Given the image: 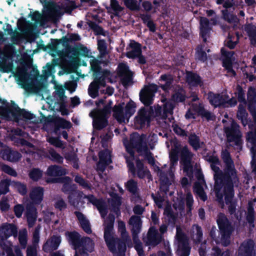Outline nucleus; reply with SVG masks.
Wrapping results in <instances>:
<instances>
[{
  "instance_id": "1",
  "label": "nucleus",
  "mask_w": 256,
  "mask_h": 256,
  "mask_svg": "<svg viewBox=\"0 0 256 256\" xmlns=\"http://www.w3.org/2000/svg\"><path fill=\"white\" fill-rule=\"evenodd\" d=\"M222 158L225 164L224 172H222L217 164H210L212 170L214 172V178L222 179L223 178L228 182V186L234 183L236 180H238L237 172L235 168L234 162L230 153L227 150L222 151Z\"/></svg>"
},
{
  "instance_id": "2",
  "label": "nucleus",
  "mask_w": 256,
  "mask_h": 256,
  "mask_svg": "<svg viewBox=\"0 0 256 256\" xmlns=\"http://www.w3.org/2000/svg\"><path fill=\"white\" fill-rule=\"evenodd\" d=\"M118 230L120 232L121 238L114 237L112 232L114 241H107L106 243L113 256H126V244L131 242V239L126 232L124 222L120 220L118 222Z\"/></svg>"
},
{
  "instance_id": "3",
  "label": "nucleus",
  "mask_w": 256,
  "mask_h": 256,
  "mask_svg": "<svg viewBox=\"0 0 256 256\" xmlns=\"http://www.w3.org/2000/svg\"><path fill=\"white\" fill-rule=\"evenodd\" d=\"M171 151L179 153L180 152V163L182 166V170L189 178H192L194 174L193 166L192 160L194 154L190 150L187 146L181 148L180 144L176 141L173 143Z\"/></svg>"
},
{
  "instance_id": "4",
  "label": "nucleus",
  "mask_w": 256,
  "mask_h": 256,
  "mask_svg": "<svg viewBox=\"0 0 256 256\" xmlns=\"http://www.w3.org/2000/svg\"><path fill=\"white\" fill-rule=\"evenodd\" d=\"M10 114L15 122H18L22 118L32 120L34 118V114L25 109L20 108L14 101H11L10 107L0 106V116L2 118L10 120Z\"/></svg>"
},
{
  "instance_id": "5",
  "label": "nucleus",
  "mask_w": 256,
  "mask_h": 256,
  "mask_svg": "<svg viewBox=\"0 0 256 256\" xmlns=\"http://www.w3.org/2000/svg\"><path fill=\"white\" fill-rule=\"evenodd\" d=\"M216 222L221 235L220 242L224 246H227L230 244V236L234 228L231 222L224 214L220 213L218 214Z\"/></svg>"
},
{
  "instance_id": "6",
  "label": "nucleus",
  "mask_w": 256,
  "mask_h": 256,
  "mask_svg": "<svg viewBox=\"0 0 256 256\" xmlns=\"http://www.w3.org/2000/svg\"><path fill=\"white\" fill-rule=\"evenodd\" d=\"M224 132L226 135L228 142H234L237 149L242 150L243 140L242 132L240 125L234 120H232L230 126H224Z\"/></svg>"
},
{
  "instance_id": "7",
  "label": "nucleus",
  "mask_w": 256,
  "mask_h": 256,
  "mask_svg": "<svg viewBox=\"0 0 256 256\" xmlns=\"http://www.w3.org/2000/svg\"><path fill=\"white\" fill-rule=\"evenodd\" d=\"M158 80L160 82H164V84H159L158 86L154 84H151L148 86H146L144 89L154 96L159 88H160L166 93L169 92L172 87L174 80L173 76L170 74H164L160 76Z\"/></svg>"
},
{
  "instance_id": "8",
  "label": "nucleus",
  "mask_w": 256,
  "mask_h": 256,
  "mask_svg": "<svg viewBox=\"0 0 256 256\" xmlns=\"http://www.w3.org/2000/svg\"><path fill=\"white\" fill-rule=\"evenodd\" d=\"M146 246L152 248L156 247L164 240V236L160 234L154 226L149 228L146 236L142 238Z\"/></svg>"
},
{
  "instance_id": "9",
  "label": "nucleus",
  "mask_w": 256,
  "mask_h": 256,
  "mask_svg": "<svg viewBox=\"0 0 256 256\" xmlns=\"http://www.w3.org/2000/svg\"><path fill=\"white\" fill-rule=\"evenodd\" d=\"M225 192L224 200L226 204L228 205V212L230 214H233L236 212L237 206V201L234 199V184L227 186Z\"/></svg>"
},
{
  "instance_id": "10",
  "label": "nucleus",
  "mask_w": 256,
  "mask_h": 256,
  "mask_svg": "<svg viewBox=\"0 0 256 256\" xmlns=\"http://www.w3.org/2000/svg\"><path fill=\"white\" fill-rule=\"evenodd\" d=\"M84 198L97 208L102 218H104L108 214V210L106 204L104 200L102 198H97L92 194L86 195Z\"/></svg>"
},
{
  "instance_id": "11",
  "label": "nucleus",
  "mask_w": 256,
  "mask_h": 256,
  "mask_svg": "<svg viewBox=\"0 0 256 256\" xmlns=\"http://www.w3.org/2000/svg\"><path fill=\"white\" fill-rule=\"evenodd\" d=\"M195 175L196 178L199 182L194 183V192L200 197V200L205 202L207 200L208 197L202 186V184H206L204 176L201 170H198Z\"/></svg>"
},
{
  "instance_id": "12",
  "label": "nucleus",
  "mask_w": 256,
  "mask_h": 256,
  "mask_svg": "<svg viewBox=\"0 0 256 256\" xmlns=\"http://www.w3.org/2000/svg\"><path fill=\"white\" fill-rule=\"evenodd\" d=\"M248 108L256 123V88L250 86L247 92Z\"/></svg>"
},
{
  "instance_id": "13",
  "label": "nucleus",
  "mask_w": 256,
  "mask_h": 256,
  "mask_svg": "<svg viewBox=\"0 0 256 256\" xmlns=\"http://www.w3.org/2000/svg\"><path fill=\"white\" fill-rule=\"evenodd\" d=\"M254 246V243L251 239L243 242L238 248V256H256Z\"/></svg>"
},
{
  "instance_id": "14",
  "label": "nucleus",
  "mask_w": 256,
  "mask_h": 256,
  "mask_svg": "<svg viewBox=\"0 0 256 256\" xmlns=\"http://www.w3.org/2000/svg\"><path fill=\"white\" fill-rule=\"evenodd\" d=\"M115 220V216L112 214H109L106 222L104 229V239L106 242L110 240L114 241L112 238V232L114 230V226Z\"/></svg>"
},
{
  "instance_id": "15",
  "label": "nucleus",
  "mask_w": 256,
  "mask_h": 256,
  "mask_svg": "<svg viewBox=\"0 0 256 256\" xmlns=\"http://www.w3.org/2000/svg\"><path fill=\"white\" fill-rule=\"evenodd\" d=\"M146 122L150 123V116L148 110L143 107L138 111V114L134 118V124L142 128L144 127Z\"/></svg>"
},
{
  "instance_id": "16",
  "label": "nucleus",
  "mask_w": 256,
  "mask_h": 256,
  "mask_svg": "<svg viewBox=\"0 0 256 256\" xmlns=\"http://www.w3.org/2000/svg\"><path fill=\"white\" fill-rule=\"evenodd\" d=\"M61 242L60 236H53L44 244L42 250L46 252H50L56 250Z\"/></svg>"
},
{
  "instance_id": "17",
  "label": "nucleus",
  "mask_w": 256,
  "mask_h": 256,
  "mask_svg": "<svg viewBox=\"0 0 256 256\" xmlns=\"http://www.w3.org/2000/svg\"><path fill=\"white\" fill-rule=\"evenodd\" d=\"M128 223L132 226L131 232L132 238L138 237L142 227V220L140 217L138 216H132L129 220Z\"/></svg>"
},
{
  "instance_id": "18",
  "label": "nucleus",
  "mask_w": 256,
  "mask_h": 256,
  "mask_svg": "<svg viewBox=\"0 0 256 256\" xmlns=\"http://www.w3.org/2000/svg\"><path fill=\"white\" fill-rule=\"evenodd\" d=\"M0 154L3 160L10 162H18L22 157L19 152L12 150L8 147L2 150Z\"/></svg>"
},
{
  "instance_id": "19",
  "label": "nucleus",
  "mask_w": 256,
  "mask_h": 256,
  "mask_svg": "<svg viewBox=\"0 0 256 256\" xmlns=\"http://www.w3.org/2000/svg\"><path fill=\"white\" fill-rule=\"evenodd\" d=\"M50 122L54 124V131L57 133L60 128L63 129H70L72 124L70 121L60 116H56L51 119Z\"/></svg>"
},
{
  "instance_id": "20",
  "label": "nucleus",
  "mask_w": 256,
  "mask_h": 256,
  "mask_svg": "<svg viewBox=\"0 0 256 256\" xmlns=\"http://www.w3.org/2000/svg\"><path fill=\"white\" fill-rule=\"evenodd\" d=\"M132 50L127 52L126 56L130 59H135L142 53V44L134 40H131L128 45Z\"/></svg>"
},
{
  "instance_id": "21",
  "label": "nucleus",
  "mask_w": 256,
  "mask_h": 256,
  "mask_svg": "<svg viewBox=\"0 0 256 256\" xmlns=\"http://www.w3.org/2000/svg\"><path fill=\"white\" fill-rule=\"evenodd\" d=\"M208 100L210 104L214 108L220 107L226 104V100L222 95L212 92L208 93Z\"/></svg>"
},
{
  "instance_id": "22",
  "label": "nucleus",
  "mask_w": 256,
  "mask_h": 256,
  "mask_svg": "<svg viewBox=\"0 0 256 256\" xmlns=\"http://www.w3.org/2000/svg\"><path fill=\"white\" fill-rule=\"evenodd\" d=\"M66 236H67L70 244L74 246V250H76L80 247L82 238L78 232L75 230L67 232H66Z\"/></svg>"
},
{
  "instance_id": "23",
  "label": "nucleus",
  "mask_w": 256,
  "mask_h": 256,
  "mask_svg": "<svg viewBox=\"0 0 256 256\" xmlns=\"http://www.w3.org/2000/svg\"><path fill=\"white\" fill-rule=\"evenodd\" d=\"M52 43L48 44L47 47L51 52L58 53V46L62 44L64 48L70 45V42L66 36H62L60 39H52Z\"/></svg>"
},
{
  "instance_id": "24",
  "label": "nucleus",
  "mask_w": 256,
  "mask_h": 256,
  "mask_svg": "<svg viewBox=\"0 0 256 256\" xmlns=\"http://www.w3.org/2000/svg\"><path fill=\"white\" fill-rule=\"evenodd\" d=\"M44 188L42 186H35L30 193V198L33 202L40 204L44 198Z\"/></svg>"
},
{
  "instance_id": "25",
  "label": "nucleus",
  "mask_w": 256,
  "mask_h": 256,
  "mask_svg": "<svg viewBox=\"0 0 256 256\" xmlns=\"http://www.w3.org/2000/svg\"><path fill=\"white\" fill-rule=\"evenodd\" d=\"M246 146L250 148L251 154L256 155V128L250 131L246 134Z\"/></svg>"
},
{
  "instance_id": "26",
  "label": "nucleus",
  "mask_w": 256,
  "mask_h": 256,
  "mask_svg": "<svg viewBox=\"0 0 256 256\" xmlns=\"http://www.w3.org/2000/svg\"><path fill=\"white\" fill-rule=\"evenodd\" d=\"M26 216L28 226L32 228L34 226L37 218V212L36 207L34 206H28L26 207Z\"/></svg>"
},
{
  "instance_id": "27",
  "label": "nucleus",
  "mask_w": 256,
  "mask_h": 256,
  "mask_svg": "<svg viewBox=\"0 0 256 256\" xmlns=\"http://www.w3.org/2000/svg\"><path fill=\"white\" fill-rule=\"evenodd\" d=\"M74 214L78 220L80 227L82 228L84 231L88 234H90L92 232V230L91 229L90 223L88 220L86 218L84 214L82 212L78 211H75L74 212Z\"/></svg>"
},
{
  "instance_id": "28",
  "label": "nucleus",
  "mask_w": 256,
  "mask_h": 256,
  "mask_svg": "<svg viewBox=\"0 0 256 256\" xmlns=\"http://www.w3.org/2000/svg\"><path fill=\"white\" fill-rule=\"evenodd\" d=\"M186 98L185 90L180 86L176 88L171 96V100L174 103L184 102Z\"/></svg>"
},
{
  "instance_id": "29",
  "label": "nucleus",
  "mask_w": 256,
  "mask_h": 256,
  "mask_svg": "<svg viewBox=\"0 0 256 256\" xmlns=\"http://www.w3.org/2000/svg\"><path fill=\"white\" fill-rule=\"evenodd\" d=\"M186 81L190 85L194 86H202L203 84L200 76L193 72H186Z\"/></svg>"
},
{
  "instance_id": "30",
  "label": "nucleus",
  "mask_w": 256,
  "mask_h": 256,
  "mask_svg": "<svg viewBox=\"0 0 256 256\" xmlns=\"http://www.w3.org/2000/svg\"><path fill=\"white\" fill-rule=\"evenodd\" d=\"M178 245V252L180 256H189L191 248L189 246L188 240L184 238H180Z\"/></svg>"
},
{
  "instance_id": "31",
  "label": "nucleus",
  "mask_w": 256,
  "mask_h": 256,
  "mask_svg": "<svg viewBox=\"0 0 256 256\" xmlns=\"http://www.w3.org/2000/svg\"><path fill=\"white\" fill-rule=\"evenodd\" d=\"M236 117L240 120L244 126H246L248 124V114L246 112L244 104H239L236 114Z\"/></svg>"
},
{
  "instance_id": "32",
  "label": "nucleus",
  "mask_w": 256,
  "mask_h": 256,
  "mask_svg": "<svg viewBox=\"0 0 256 256\" xmlns=\"http://www.w3.org/2000/svg\"><path fill=\"white\" fill-rule=\"evenodd\" d=\"M108 118H104L96 115L92 122L93 127L94 129L100 130L106 128L108 124Z\"/></svg>"
},
{
  "instance_id": "33",
  "label": "nucleus",
  "mask_w": 256,
  "mask_h": 256,
  "mask_svg": "<svg viewBox=\"0 0 256 256\" xmlns=\"http://www.w3.org/2000/svg\"><path fill=\"white\" fill-rule=\"evenodd\" d=\"M83 193L80 191L72 190L69 192L68 198L72 206L78 204L82 197Z\"/></svg>"
},
{
  "instance_id": "34",
  "label": "nucleus",
  "mask_w": 256,
  "mask_h": 256,
  "mask_svg": "<svg viewBox=\"0 0 256 256\" xmlns=\"http://www.w3.org/2000/svg\"><path fill=\"white\" fill-rule=\"evenodd\" d=\"M47 174L52 176H60L66 174L65 170L57 165H52L47 170Z\"/></svg>"
},
{
  "instance_id": "35",
  "label": "nucleus",
  "mask_w": 256,
  "mask_h": 256,
  "mask_svg": "<svg viewBox=\"0 0 256 256\" xmlns=\"http://www.w3.org/2000/svg\"><path fill=\"white\" fill-rule=\"evenodd\" d=\"M140 100L145 106H149L154 100V96L142 88L140 92Z\"/></svg>"
},
{
  "instance_id": "36",
  "label": "nucleus",
  "mask_w": 256,
  "mask_h": 256,
  "mask_svg": "<svg viewBox=\"0 0 256 256\" xmlns=\"http://www.w3.org/2000/svg\"><path fill=\"white\" fill-rule=\"evenodd\" d=\"M194 110L198 116H201L202 118H206L208 121L213 120L214 116L210 112L206 110L204 106L200 104L196 105L194 107Z\"/></svg>"
},
{
  "instance_id": "37",
  "label": "nucleus",
  "mask_w": 256,
  "mask_h": 256,
  "mask_svg": "<svg viewBox=\"0 0 256 256\" xmlns=\"http://www.w3.org/2000/svg\"><path fill=\"white\" fill-rule=\"evenodd\" d=\"M125 186L127 190L136 198H140L138 193V182L136 181L133 179H130L125 184Z\"/></svg>"
},
{
  "instance_id": "38",
  "label": "nucleus",
  "mask_w": 256,
  "mask_h": 256,
  "mask_svg": "<svg viewBox=\"0 0 256 256\" xmlns=\"http://www.w3.org/2000/svg\"><path fill=\"white\" fill-rule=\"evenodd\" d=\"M113 116L120 123L124 122V108L120 104H116L112 108Z\"/></svg>"
},
{
  "instance_id": "39",
  "label": "nucleus",
  "mask_w": 256,
  "mask_h": 256,
  "mask_svg": "<svg viewBox=\"0 0 256 256\" xmlns=\"http://www.w3.org/2000/svg\"><path fill=\"white\" fill-rule=\"evenodd\" d=\"M234 94L236 97L238 101L241 104H246V99L245 91L242 87L240 84H237L236 88Z\"/></svg>"
},
{
  "instance_id": "40",
  "label": "nucleus",
  "mask_w": 256,
  "mask_h": 256,
  "mask_svg": "<svg viewBox=\"0 0 256 256\" xmlns=\"http://www.w3.org/2000/svg\"><path fill=\"white\" fill-rule=\"evenodd\" d=\"M122 204L120 198L117 194H114L112 196L111 200V206L112 210L115 212L116 215L120 214V206Z\"/></svg>"
},
{
  "instance_id": "41",
  "label": "nucleus",
  "mask_w": 256,
  "mask_h": 256,
  "mask_svg": "<svg viewBox=\"0 0 256 256\" xmlns=\"http://www.w3.org/2000/svg\"><path fill=\"white\" fill-rule=\"evenodd\" d=\"M162 102L164 103L163 104V112L164 114H172L173 110L175 107V104H174L170 100H167L166 98H164L162 100Z\"/></svg>"
},
{
  "instance_id": "42",
  "label": "nucleus",
  "mask_w": 256,
  "mask_h": 256,
  "mask_svg": "<svg viewBox=\"0 0 256 256\" xmlns=\"http://www.w3.org/2000/svg\"><path fill=\"white\" fill-rule=\"evenodd\" d=\"M48 155L47 158L54 162L59 164H62L64 161V158L62 156L58 153L54 148H50L48 150Z\"/></svg>"
},
{
  "instance_id": "43",
  "label": "nucleus",
  "mask_w": 256,
  "mask_h": 256,
  "mask_svg": "<svg viewBox=\"0 0 256 256\" xmlns=\"http://www.w3.org/2000/svg\"><path fill=\"white\" fill-rule=\"evenodd\" d=\"M188 142L195 150H198L202 148V146H200V138L195 133L190 134Z\"/></svg>"
},
{
  "instance_id": "44",
  "label": "nucleus",
  "mask_w": 256,
  "mask_h": 256,
  "mask_svg": "<svg viewBox=\"0 0 256 256\" xmlns=\"http://www.w3.org/2000/svg\"><path fill=\"white\" fill-rule=\"evenodd\" d=\"M214 192H220L221 191L222 187L224 186V196H226L225 190L226 186H228V182L226 180L223 178L219 179L217 178H214Z\"/></svg>"
},
{
  "instance_id": "45",
  "label": "nucleus",
  "mask_w": 256,
  "mask_h": 256,
  "mask_svg": "<svg viewBox=\"0 0 256 256\" xmlns=\"http://www.w3.org/2000/svg\"><path fill=\"white\" fill-rule=\"evenodd\" d=\"M94 242L92 239L89 237H83L82 238V240H81L80 247H84V248H86V250L89 252H92L94 249Z\"/></svg>"
},
{
  "instance_id": "46",
  "label": "nucleus",
  "mask_w": 256,
  "mask_h": 256,
  "mask_svg": "<svg viewBox=\"0 0 256 256\" xmlns=\"http://www.w3.org/2000/svg\"><path fill=\"white\" fill-rule=\"evenodd\" d=\"M196 58L202 62H204L207 60V54L206 52L204 50L202 45L199 44L196 48Z\"/></svg>"
},
{
  "instance_id": "47",
  "label": "nucleus",
  "mask_w": 256,
  "mask_h": 256,
  "mask_svg": "<svg viewBox=\"0 0 256 256\" xmlns=\"http://www.w3.org/2000/svg\"><path fill=\"white\" fill-rule=\"evenodd\" d=\"M100 86L96 82L93 81L89 85L88 88V93L89 96L92 98H95L98 96V90Z\"/></svg>"
},
{
  "instance_id": "48",
  "label": "nucleus",
  "mask_w": 256,
  "mask_h": 256,
  "mask_svg": "<svg viewBox=\"0 0 256 256\" xmlns=\"http://www.w3.org/2000/svg\"><path fill=\"white\" fill-rule=\"evenodd\" d=\"M246 220L250 226L253 228L254 226V210L252 205L249 204L248 208Z\"/></svg>"
},
{
  "instance_id": "49",
  "label": "nucleus",
  "mask_w": 256,
  "mask_h": 256,
  "mask_svg": "<svg viewBox=\"0 0 256 256\" xmlns=\"http://www.w3.org/2000/svg\"><path fill=\"white\" fill-rule=\"evenodd\" d=\"M28 176L33 181L38 182L42 176V171L38 168H33L30 170Z\"/></svg>"
},
{
  "instance_id": "50",
  "label": "nucleus",
  "mask_w": 256,
  "mask_h": 256,
  "mask_svg": "<svg viewBox=\"0 0 256 256\" xmlns=\"http://www.w3.org/2000/svg\"><path fill=\"white\" fill-rule=\"evenodd\" d=\"M125 6L132 11H138L140 7L136 0H123Z\"/></svg>"
},
{
  "instance_id": "51",
  "label": "nucleus",
  "mask_w": 256,
  "mask_h": 256,
  "mask_svg": "<svg viewBox=\"0 0 256 256\" xmlns=\"http://www.w3.org/2000/svg\"><path fill=\"white\" fill-rule=\"evenodd\" d=\"M10 179H4L0 182V195L6 194L9 192V187L10 184Z\"/></svg>"
},
{
  "instance_id": "52",
  "label": "nucleus",
  "mask_w": 256,
  "mask_h": 256,
  "mask_svg": "<svg viewBox=\"0 0 256 256\" xmlns=\"http://www.w3.org/2000/svg\"><path fill=\"white\" fill-rule=\"evenodd\" d=\"M90 28L94 31L96 35L106 36L105 32L103 28L97 24L96 22H90L89 24Z\"/></svg>"
},
{
  "instance_id": "53",
  "label": "nucleus",
  "mask_w": 256,
  "mask_h": 256,
  "mask_svg": "<svg viewBox=\"0 0 256 256\" xmlns=\"http://www.w3.org/2000/svg\"><path fill=\"white\" fill-rule=\"evenodd\" d=\"M136 104L132 100L128 102L125 106V114L126 116H131L136 112Z\"/></svg>"
},
{
  "instance_id": "54",
  "label": "nucleus",
  "mask_w": 256,
  "mask_h": 256,
  "mask_svg": "<svg viewBox=\"0 0 256 256\" xmlns=\"http://www.w3.org/2000/svg\"><path fill=\"white\" fill-rule=\"evenodd\" d=\"M164 214L168 218L170 222L175 224L176 220L178 214H174L172 210L170 208H166L164 210Z\"/></svg>"
},
{
  "instance_id": "55",
  "label": "nucleus",
  "mask_w": 256,
  "mask_h": 256,
  "mask_svg": "<svg viewBox=\"0 0 256 256\" xmlns=\"http://www.w3.org/2000/svg\"><path fill=\"white\" fill-rule=\"evenodd\" d=\"M222 66L224 68L228 73L232 74L233 76L236 75V71L233 69L231 60L224 58L222 60Z\"/></svg>"
},
{
  "instance_id": "56",
  "label": "nucleus",
  "mask_w": 256,
  "mask_h": 256,
  "mask_svg": "<svg viewBox=\"0 0 256 256\" xmlns=\"http://www.w3.org/2000/svg\"><path fill=\"white\" fill-rule=\"evenodd\" d=\"M148 148L144 138L134 146V149H136V152L140 154V155H142V152H145Z\"/></svg>"
},
{
  "instance_id": "57",
  "label": "nucleus",
  "mask_w": 256,
  "mask_h": 256,
  "mask_svg": "<svg viewBox=\"0 0 256 256\" xmlns=\"http://www.w3.org/2000/svg\"><path fill=\"white\" fill-rule=\"evenodd\" d=\"M110 6L114 12V14L116 16L124 10L116 0H110Z\"/></svg>"
},
{
  "instance_id": "58",
  "label": "nucleus",
  "mask_w": 256,
  "mask_h": 256,
  "mask_svg": "<svg viewBox=\"0 0 256 256\" xmlns=\"http://www.w3.org/2000/svg\"><path fill=\"white\" fill-rule=\"evenodd\" d=\"M99 160L109 162L110 164L112 162V160L110 158V154L108 150H102L98 153Z\"/></svg>"
},
{
  "instance_id": "59",
  "label": "nucleus",
  "mask_w": 256,
  "mask_h": 256,
  "mask_svg": "<svg viewBox=\"0 0 256 256\" xmlns=\"http://www.w3.org/2000/svg\"><path fill=\"white\" fill-rule=\"evenodd\" d=\"M14 186L16 188L18 192L22 196H24L27 193V188L26 184L19 182H14Z\"/></svg>"
},
{
  "instance_id": "60",
  "label": "nucleus",
  "mask_w": 256,
  "mask_h": 256,
  "mask_svg": "<svg viewBox=\"0 0 256 256\" xmlns=\"http://www.w3.org/2000/svg\"><path fill=\"white\" fill-rule=\"evenodd\" d=\"M74 181L84 188H90V186L88 181L84 179L81 176H76L74 178Z\"/></svg>"
},
{
  "instance_id": "61",
  "label": "nucleus",
  "mask_w": 256,
  "mask_h": 256,
  "mask_svg": "<svg viewBox=\"0 0 256 256\" xmlns=\"http://www.w3.org/2000/svg\"><path fill=\"white\" fill-rule=\"evenodd\" d=\"M132 239L134 244V248L136 250L138 254H144L142 243L138 239V237L132 238Z\"/></svg>"
},
{
  "instance_id": "62",
  "label": "nucleus",
  "mask_w": 256,
  "mask_h": 256,
  "mask_svg": "<svg viewBox=\"0 0 256 256\" xmlns=\"http://www.w3.org/2000/svg\"><path fill=\"white\" fill-rule=\"evenodd\" d=\"M143 138V135L140 136L138 132L134 133L132 136H131L128 144L134 148V146L136 145V144Z\"/></svg>"
},
{
  "instance_id": "63",
  "label": "nucleus",
  "mask_w": 256,
  "mask_h": 256,
  "mask_svg": "<svg viewBox=\"0 0 256 256\" xmlns=\"http://www.w3.org/2000/svg\"><path fill=\"white\" fill-rule=\"evenodd\" d=\"M76 6L74 1L67 0L64 5V10L66 13L70 14L73 10L76 8Z\"/></svg>"
},
{
  "instance_id": "64",
  "label": "nucleus",
  "mask_w": 256,
  "mask_h": 256,
  "mask_svg": "<svg viewBox=\"0 0 256 256\" xmlns=\"http://www.w3.org/2000/svg\"><path fill=\"white\" fill-rule=\"evenodd\" d=\"M244 30L248 36H256V26L252 24H248L244 26Z\"/></svg>"
}]
</instances>
